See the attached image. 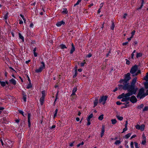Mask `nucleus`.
<instances>
[{
	"label": "nucleus",
	"instance_id": "f257e3e1",
	"mask_svg": "<svg viewBox=\"0 0 148 148\" xmlns=\"http://www.w3.org/2000/svg\"><path fill=\"white\" fill-rule=\"evenodd\" d=\"M137 79L136 77H134L130 82V84L128 83L125 84L124 85H119V88L127 90L128 92L126 94L127 96H130L133 95L135 94L138 90V88L135 85Z\"/></svg>",
	"mask_w": 148,
	"mask_h": 148
},
{
	"label": "nucleus",
	"instance_id": "f03ea898",
	"mask_svg": "<svg viewBox=\"0 0 148 148\" xmlns=\"http://www.w3.org/2000/svg\"><path fill=\"white\" fill-rule=\"evenodd\" d=\"M130 73H128L127 74L125 75V78L123 79H121L120 82L121 83L124 84H127V82L130 80L131 77H130Z\"/></svg>",
	"mask_w": 148,
	"mask_h": 148
},
{
	"label": "nucleus",
	"instance_id": "7ed1b4c3",
	"mask_svg": "<svg viewBox=\"0 0 148 148\" xmlns=\"http://www.w3.org/2000/svg\"><path fill=\"white\" fill-rule=\"evenodd\" d=\"M145 97L144 90L143 88H142L139 90L137 96V97L138 99H140Z\"/></svg>",
	"mask_w": 148,
	"mask_h": 148
},
{
	"label": "nucleus",
	"instance_id": "20e7f679",
	"mask_svg": "<svg viewBox=\"0 0 148 148\" xmlns=\"http://www.w3.org/2000/svg\"><path fill=\"white\" fill-rule=\"evenodd\" d=\"M42 65L40 66L39 69H36L35 70V72L36 73H40L42 71L45 69V65L44 63L43 62H41Z\"/></svg>",
	"mask_w": 148,
	"mask_h": 148
},
{
	"label": "nucleus",
	"instance_id": "39448f33",
	"mask_svg": "<svg viewBox=\"0 0 148 148\" xmlns=\"http://www.w3.org/2000/svg\"><path fill=\"white\" fill-rule=\"evenodd\" d=\"M138 69V66L137 65H135L134 66H133L131 68L130 71V73L133 75H134L136 73Z\"/></svg>",
	"mask_w": 148,
	"mask_h": 148
},
{
	"label": "nucleus",
	"instance_id": "423d86ee",
	"mask_svg": "<svg viewBox=\"0 0 148 148\" xmlns=\"http://www.w3.org/2000/svg\"><path fill=\"white\" fill-rule=\"evenodd\" d=\"M107 98V96H103L101 97L100 99L99 100V102L100 103L103 102V104L104 105L106 103Z\"/></svg>",
	"mask_w": 148,
	"mask_h": 148
},
{
	"label": "nucleus",
	"instance_id": "0eeeda50",
	"mask_svg": "<svg viewBox=\"0 0 148 148\" xmlns=\"http://www.w3.org/2000/svg\"><path fill=\"white\" fill-rule=\"evenodd\" d=\"M145 125L144 124H142L141 125H137L136 126V128L138 130H140L141 131H143L145 129Z\"/></svg>",
	"mask_w": 148,
	"mask_h": 148
},
{
	"label": "nucleus",
	"instance_id": "6e6552de",
	"mask_svg": "<svg viewBox=\"0 0 148 148\" xmlns=\"http://www.w3.org/2000/svg\"><path fill=\"white\" fill-rule=\"evenodd\" d=\"M130 101L133 103H136L137 101V99L136 97L134 95L132 96L130 99Z\"/></svg>",
	"mask_w": 148,
	"mask_h": 148
},
{
	"label": "nucleus",
	"instance_id": "1a4fd4ad",
	"mask_svg": "<svg viewBox=\"0 0 148 148\" xmlns=\"http://www.w3.org/2000/svg\"><path fill=\"white\" fill-rule=\"evenodd\" d=\"M130 96H127L126 95V94H125V95L123 96V97L122 98V99L121 100L122 101H129L130 100Z\"/></svg>",
	"mask_w": 148,
	"mask_h": 148
},
{
	"label": "nucleus",
	"instance_id": "9d476101",
	"mask_svg": "<svg viewBox=\"0 0 148 148\" xmlns=\"http://www.w3.org/2000/svg\"><path fill=\"white\" fill-rule=\"evenodd\" d=\"M22 95L23 96V99L25 102L26 101L27 96L26 93L24 91H23L22 93Z\"/></svg>",
	"mask_w": 148,
	"mask_h": 148
},
{
	"label": "nucleus",
	"instance_id": "9b49d317",
	"mask_svg": "<svg viewBox=\"0 0 148 148\" xmlns=\"http://www.w3.org/2000/svg\"><path fill=\"white\" fill-rule=\"evenodd\" d=\"M31 116V114L30 113H28V127H30L31 125L30 122V117Z\"/></svg>",
	"mask_w": 148,
	"mask_h": 148
},
{
	"label": "nucleus",
	"instance_id": "f8f14e48",
	"mask_svg": "<svg viewBox=\"0 0 148 148\" xmlns=\"http://www.w3.org/2000/svg\"><path fill=\"white\" fill-rule=\"evenodd\" d=\"M101 130V137H102L104 135V133L105 132V126L104 125H103L102 126Z\"/></svg>",
	"mask_w": 148,
	"mask_h": 148
},
{
	"label": "nucleus",
	"instance_id": "ddd939ff",
	"mask_svg": "<svg viewBox=\"0 0 148 148\" xmlns=\"http://www.w3.org/2000/svg\"><path fill=\"white\" fill-rule=\"evenodd\" d=\"M65 24V22L63 21H62L60 22H58L56 24V25L58 27L61 26L62 24L64 25Z\"/></svg>",
	"mask_w": 148,
	"mask_h": 148
},
{
	"label": "nucleus",
	"instance_id": "4468645a",
	"mask_svg": "<svg viewBox=\"0 0 148 148\" xmlns=\"http://www.w3.org/2000/svg\"><path fill=\"white\" fill-rule=\"evenodd\" d=\"M9 81L10 83L14 85H15L16 84V82L15 80L13 78L10 80Z\"/></svg>",
	"mask_w": 148,
	"mask_h": 148
},
{
	"label": "nucleus",
	"instance_id": "2eb2a0df",
	"mask_svg": "<svg viewBox=\"0 0 148 148\" xmlns=\"http://www.w3.org/2000/svg\"><path fill=\"white\" fill-rule=\"evenodd\" d=\"M98 103V99L97 98H96L94 102V107H95V106L97 105Z\"/></svg>",
	"mask_w": 148,
	"mask_h": 148
},
{
	"label": "nucleus",
	"instance_id": "dca6fc26",
	"mask_svg": "<svg viewBox=\"0 0 148 148\" xmlns=\"http://www.w3.org/2000/svg\"><path fill=\"white\" fill-rule=\"evenodd\" d=\"M116 118L119 120L121 121L123 119V117L121 116H120L119 115L117 114L116 115Z\"/></svg>",
	"mask_w": 148,
	"mask_h": 148
},
{
	"label": "nucleus",
	"instance_id": "f3484780",
	"mask_svg": "<svg viewBox=\"0 0 148 148\" xmlns=\"http://www.w3.org/2000/svg\"><path fill=\"white\" fill-rule=\"evenodd\" d=\"M44 99L45 98H44L43 97H41V98H40V102L41 105H43Z\"/></svg>",
	"mask_w": 148,
	"mask_h": 148
},
{
	"label": "nucleus",
	"instance_id": "a211bd4d",
	"mask_svg": "<svg viewBox=\"0 0 148 148\" xmlns=\"http://www.w3.org/2000/svg\"><path fill=\"white\" fill-rule=\"evenodd\" d=\"M18 35L19 38L21 39L23 41H24V37L21 35V34L19 33H18Z\"/></svg>",
	"mask_w": 148,
	"mask_h": 148
},
{
	"label": "nucleus",
	"instance_id": "6ab92c4d",
	"mask_svg": "<svg viewBox=\"0 0 148 148\" xmlns=\"http://www.w3.org/2000/svg\"><path fill=\"white\" fill-rule=\"evenodd\" d=\"M140 73H141L140 70H139L137 72H136L135 74H134V75H132V76L134 77L135 76H137L138 74Z\"/></svg>",
	"mask_w": 148,
	"mask_h": 148
},
{
	"label": "nucleus",
	"instance_id": "aec40b11",
	"mask_svg": "<svg viewBox=\"0 0 148 148\" xmlns=\"http://www.w3.org/2000/svg\"><path fill=\"white\" fill-rule=\"evenodd\" d=\"M112 123V124H114L116 123L117 122V121L116 119H112L111 120Z\"/></svg>",
	"mask_w": 148,
	"mask_h": 148
},
{
	"label": "nucleus",
	"instance_id": "412c9836",
	"mask_svg": "<svg viewBox=\"0 0 148 148\" xmlns=\"http://www.w3.org/2000/svg\"><path fill=\"white\" fill-rule=\"evenodd\" d=\"M59 47L62 49H64V48H67V47L66 46L63 44L60 45Z\"/></svg>",
	"mask_w": 148,
	"mask_h": 148
},
{
	"label": "nucleus",
	"instance_id": "4be33fe9",
	"mask_svg": "<svg viewBox=\"0 0 148 148\" xmlns=\"http://www.w3.org/2000/svg\"><path fill=\"white\" fill-rule=\"evenodd\" d=\"M144 79L147 81H148V72L147 73L146 76L144 78Z\"/></svg>",
	"mask_w": 148,
	"mask_h": 148
},
{
	"label": "nucleus",
	"instance_id": "5701e85b",
	"mask_svg": "<svg viewBox=\"0 0 148 148\" xmlns=\"http://www.w3.org/2000/svg\"><path fill=\"white\" fill-rule=\"evenodd\" d=\"M142 56V54L141 53H137V55L136 56V57L137 58H138V57H140Z\"/></svg>",
	"mask_w": 148,
	"mask_h": 148
},
{
	"label": "nucleus",
	"instance_id": "b1692460",
	"mask_svg": "<svg viewBox=\"0 0 148 148\" xmlns=\"http://www.w3.org/2000/svg\"><path fill=\"white\" fill-rule=\"evenodd\" d=\"M114 27H115L114 23L113 22H112L111 26V29L112 30H113L114 29Z\"/></svg>",
	"mask_w": 148,
	"mask_h": 148
},
{
	"label": "nucleus",
	"instance_id": "393cba45",
	"mask_svg": "<svg viewBox=\"0 0 148 148\" xmlns=\"http://www.w3.org/2000/svg\"><path fill=\"white\" fill-rule=\"evenodd\" d=\"M144 106V105L143 104H141L139 106H138L137 107V108L138 109H140L142 108Z\"/></svg>",
	"mask_w": 148,
	"mask_h": 148
},
{
	"label": "nucleus",
	"instance_id": "a878e982",
	"mask_svg": "<svg viewBox=\"0 0 148 148\" xmlns=\"http://www.w3.org/2000/svg\"><path fill=\"white\" fill-rule=\"evenodd\" d=\"M142 0V2L141 3V5H140V7L138 8L137 9L138 10V9H140L143 6V4L144 3V0Z\"/></svg>",
	"mask_w": 148,
	"mask_h": 148
},
{
	"label": "nucleus",
	"instance_id": "bb28decb",
	"mask_svg": "<svg viewBox=\"0 0 148 148\" xmlns=\"http://www.w3.org/2000/svg\"><path fill=\"white\" fill-rule=\"evenodd\" d=\"M32 87V85L31 83H29V84H28L26 88L27 89H29L31 88Z\"/></svg>",
	"mask_w": 148,
	"mask_h": 148
},
{
	"label": "nucleus",
	"instance_id": "cd10ccee",
	"mask_svg": "<svg viewBox=\"0 0 148 148\" xmlns=\"http://www.w3.org/2000/svg\"><path fill=\"white\" fill-rule=\"evenodd\" d=\"M8 12L7 13H6V14H5V15L4 16V18L5 20L7 19L8 18Z\"/></svg>",
	"mask_w": 148,
	"mask_h": 148
},
{
	"label": "nucleus",
	"instance_id": "c85d7f7f",
	"mask_svg": "<svg viewBox=\"0 0 148 148\" xmlns=\"http://www.w3.org/2000/svg\"><path fill=\"white\" fill-rule=\"evenodd\" d=\"M103 114L101 115L98 117V119L100 120H102L103 119Z\"/></svg>",
	"mask_w": 148,
	"mask_h": 148
},
{
	"label": "nucleus",
	"instance_id": "c756f323",
	"mask_svg": "<svg viewBox=\"0 0 148 148\" xmlns=\"http://www.w3.org/2000/svg\"><path fill=\"white\" fill-rule=\"evenodd\" d=\"M93 116V114H91L88 116L87 119L90 120V119Z\"/></svg>",
	"mask_w": 148,
	"mask_h": 148
},
{
	"label": "nucleus",
	"instance_id": "7c9ffc66",
	"mask_svg": "<svg viewBox=\"0 0 148 148\" xmlns=\"http://www.w3.org/2000/svg\"><path fill=\"white\" fill-rule=\"evenodd\" d=\"M42 96L41 97H43L44 98L45 97V91H42Z\"/></svg>",
	"mask_w": 148,
	"mask_h": 148
},
{
	"label": "nucleus",
	"instance_id": "2f4dec72",
	"mask_svg": "<svg viewBox=\"0 0 148 148\" xmlns=\"http://www.w3.org/2000/svg\"><path fill=\"white\" fill-rule=\"evenodd\" d=\"M144 85L146 88H148V82L144 83Z\"/></svg>",
	"mask_w": 148,
	"mask_h": 148
},
{
	"label": "nucleus",
	"instance_id": "473e14b6",
	"mask_svg": "<svg viewBox=\"0 0 148 148\" xmlns=\"http://www.w3.org/2000/svg\"><path fill=\"white\" fill-rule=\"evenodd\" d=\"M68 12V11L66 9H64L63 11L62 12L64 14H67Z\"/></svg>",
	"mask_w": 148,
	"mask_h": 148
},
{
	"label": "nucleus",
	"instance_id": "72a5a7b5",
	"mask_svg": "<svg viewBox=\"0 0 148 148\" xmlns=\"http://www.w3.org/2000/svg\"><path fill=\"white\" fill-rule=\"evenodd\" d=\"M125 95V94L124 93H123L121 95H119L118 96V98L120 99L122 98L123 97V96Z\"/></svg>",
	"mask_w": 148,
	"mask_h": 148
},
{
	"label": "nucleus",
	"instance_id": "f704fd0d",
	"mask_svg": "<svg viewBox=\"0 0 148 148\" xmlns=\"http://www.w3.org/2000/svg\"><path fill=\"white\" fill-rule=\"evenodd\" d=\"M0 84L3 87H4L6 84L4 82H1Z\"/></svg>",
	"mask_w": 148,
	"mask_h": 148
},
{
	"label": "nucleus",
	"instance_id": "c9c22d12",
	"mask_svg": "<svg viewBox=\"0 0 148 148\" xmlns=\"http://www.w3.org/2000/svg\"><path fill=\"white\" fill-rule=\"evenodd\" d=\"M75 51V47H72L70 51V53L72 54Z\"/></svg>",
	"mask_w": 148,
	"mask_h": 148
},
{
	"label": "nucleus",
	"instance_id": "e433bc0d",
	"mask_svg": "<svg viewBox=\"0 0 148 148\" xmlns=\"http://www.w3.org/2000/svg\"><path fill=\"white\" fill-rule=\"evenodd\" d=\"M142 140H146V138L145 136V135L144 134H143L142 135Z\"/></svg>",
	"mask_w": 148,
	"mask_h": 148
},
{
	"label": "nucleus",
	"instance_id": "4c0bfd02",
	"mask_svg": "<svg viewBox=\"0 0 148 148\" xmlns=\"http://www.w3.org/2000/svg\"><path fill=\"white\" fill-rule=\"evenodd\" d=\"M148 110V106H145L143 110V111H147Z\"/></svg>",
	"mask_w": 148,
	"mask_h": 148
},
{
	"label": "nucleus",
	"instance_id": "58836bf2",
	"mask_svg": "<svg viewBox=\"0 0 148 148\" xmlns=\"http://www.w3.org/2000/svg\"><path fill=\"white\" fill-rule=\"evenodd\" d=\"M129 103V102H127L126 103H123V104L125 105V106L124 107V108H127V106H129L127 105Z\"/></svg>",
	"mask_w": 148,
	"mask_h": 148
},
{
	"label": "nucleus",
	"instance_id": "ea45409f",
	"mask_svg": "<svg viewBox=\"0 0 148 148\" xmlns=\"http://www.w3.org/2000/svg\"><path fill=\"white\" fill-rule=\"evenodd\" d=\"M58 111V109H56L55 111V113L54 115V117L55 118L57 114Z\"/></svg>",
	"mask_w": 148,
	"mask_h": 148
},
{
	"label": "nucleus",
	"instance_id": "a19ab883",
	"mask_svg": "<svg viewBox=\"0 0 148 148\" xmlns=\"http://www.w3.org/2000/svg\"><path fill=\"white\" fill-rule=\"evenodd\" d=\"M131 134L130 133H128V134H127L125 135V137L127 138H128L131 136Z\"/></svg>",
	"mask_w": 148,
	"mask_h": 148
},
{
	"label": "nucleus",
	"instance_id": "79ce46f5",
	"mask_svg": "<svg viewBox=\"0 0 148 148\" xmlns=\"http://www.w3.org/2000/svg\"><path fill=\"white\" fill-rule=\"evenodd\" d=\"M121 143V141L119 140H116L115 142V144L116 145L119 144Z\"/></svg>",
	"mask_w": 148,
	"mask_h": 148
},
{
	"label": "nucleus",
	"instance_id": "37998d69",
	"mask_svg": "<svg viewBox=\"0 0 148 148\" xmlns=\"http://www.w3.org/2000/svg\"><path fill=\"white\" fill-rule=\"evenodd\" d=\"M135 145V147L136 148H139V147H138V143L136 142H135L134 143Z\"/></svg>",
	"mask_w": 148,
	"mask_h": 148
},
{
	"label": "nucleus",
	"instance_id": "c03bdc74",
	"mask_svg": "<svg viewBox=\"0 0 148 148\" xmlns=\"http://www.w3.org/2000/svg\"><path fill=\"white\" fill-rule=\"evenodd\" d=\"M85 64H86V62H85V60H84V62L81 63H80V65L81 66H84Z\"/></svg>",
	"mask_w": 148,
	"mask_h": 148
},
{
	"label": "nucleus",
	"instance_id": "a18cd8bd",
	"mask_svg": "<svg viewBox=\"0 0 148 148\" xmlns=\"http://www.w3.org/2000/svg\"><path fill=\"white\" fill-rule=\"evenodd\" d=\"M101 5V6L100 7V8H99V9H98V11H97V13H100V12H101V8L102 6H103V4H102V3H101V5Z\"/></svg>",
	"mask_w": 148,
	"mask_h": 148
},
{
	"label": "nucleus",
	"instance_id": "49530a36",
	"mask_svg": "<svg viewBox=\"0 0 148 148\" xmlns=\"http://www.w3.org/2000/svg\"><path fill=\"white\" fill-rule=\"evenodd\" d=\"M130 146L131 148H134V143L133 142H131L130 143Z\"/></svg>",
	"mask_w": 148,
	"mask_h": 148
},
{
	"label": "nucleus",
	"instance_id": "de8ad7c7",
	"mask_svg": "<svg viewBox=\"0 0 148 148\" xmlns=\"http://www.w3.org/2000/svg\"><path fill=\"white\" fill-rule=\"evenodd\" d=\"M77 75V69H76L75 70V74L73 76V78H75Z\"/></svg>",
	"mask_w": 148,
	"mask_h": 148
},
{
	"label": "nucleus",
	"instance_id": "09e8293b",
	"mask_svg": "<svg viewBox=\"0 0 148 148\" xmlns=\"http://www.w3.org/2000/svg\"><path fill=\"white\" fill-rule=\"evenodd\" d=\"M77 90V87H74L73 88V90L72 92H75Z\"/></svg>",
	"mask_w": 148,
	"mask_h": 148
},
{
	"label": "nucleus",
	"instance_id": "8fccbe9b",
	"mask_svg": "<svg viewBox=\"0 0 148 148\" xmlns=\"http://www.w3.org/2000/svg\"><path fill=\"white\" fill-rule=\"evenodd\" d=\"M127 127H126V126H125V128L123 129V132L122 133H123V132H125V131H127Z\"/></svg>",
	"mask_w": 148,
	"mask_h": 148
},
{
	"label": "nucleus",
	"instance_id": "3c124183",
	"mask_svg": "<svg viewBox=\"0 0 148 148\" xmlns=\"http://www.w3.org/2000/svg\"><path fill=\"white\" fill-rule=\"evenodd\" d=\"M125 60L126 61V64H128V65L130 64V62L129 60H127V59H126Z\"/></svg>",
	"mask_w": 148,
	"mask_h": 148
},
{
	"label": "nucleus",
	"instance_id": "603ef678",
	"mask_svg": "<svg viewBox=\"0 0 148 148\" xmlns=\"http://www.w3.org/2000/svg\"><path fill=\"white\" fill-rule=\"evenodd\" d=\"M135 30H133L132 32H131V34H132V36L133 37L134 35L135 34Z\"/></svg>",
	"mask_w": 148,
	"mask_h": 148
},
{
	"label": "nucleus",
	"instance_id": "864d4df0",
	"mask_svg": "<svg viewBox=\"0 0 148 148\" xmlns=\"http://www.w3.org/2000/svg\"><path fill=\"white\" fill-rule=\"evenodd\" d=\"M71 97V101H73L74 99L75 98V97L74 96Z\"/></svg>",
	"mask_w": 148,
	"mask_h": 148
},
{
	"label": "nucleus",
	"instance_id": "5fc2aeb1",
	"mask_svg": "<svg viewBox=\"0 0 148 148\" xmlns=\"http://www.w3.org/2000/svg\"><path fill=\"white\" fill-rule=\"evenodd\" d=\"M20 16L23 18V20L24 21V22H25V18L24 16L22 14H20Z\"/></svg>",
	"mask_w": 148,
	"mask_h": 148
},
{
	"label": "nucleus",
	"instance_id": "6e6d98bb",
	"mask_svg": "<svg viewBox=\"0 0 148 148\" xmlns=\"http://www.w3.org/2000/svg\"><path fill=\"white\" fill-rule=\"evenodd\" d=\"M127 15V14H125L123 16V18H126Z\"/></svg>",
	"mask_w": 148,
	"mask_h": 148
},
{
	"label": "nucleus",
	"instance_id": "4d7b16f0",
	"mask_svg": "<svg viewBox=\"0 0 148 148\" xmlns=\"http://www.w3.org/2000/svg\"><path fill=\"white\" fill-rule=\"evenodd\" d=\"M87 121H88V123H87V125H90V120H88L87 119Z\"/></svg>",
	"mask_w": 148,
	"mask_h": 148
},
{
	"label": "nucleus",
	"instance_id": "13d9d810",
	"mask_svg": "<svg viewBox=\"0 0 148 148\" xmlns=\"http://www.w3.org/2000/svg\"><path fill=\"white\" fill-rule=\"evenodd\" d=\"M146 143V140H142V144L144 145Z\"/></svg>",
	"mask_w": 148,
	"mask_h": 148
},
{
	"label": "nucleus",
	"instance_id": "bf43d9fd",
	"mask_svg": "<svg viewBox=\"0 0 148 148\" xmlns=\"http://www.w3.org/2000/svg\"><path fill=\"white\" fill-rule=\"evenodd\" d=\"M116 103L117 105H120L122 104V103L121 102H120L119 101H117Z\"/></svg>",
	"mask_w": 148,
	"mask_h": 148
},
{
	"label": "nucleus",
	"instance_id": "052dcab7",
	"mask_svg": "<svg viewBox=\"0 0 148 148\" xmlns=\"http://www.w3.org/2000/svg\"><path fill=\"white\" fill-rule=\"evenodd\" d=\"M92 56V54H91L90 53H89L87 55V57L88 58H90Z\"/></svg>",
	"mask_w": 148,
	"mask_h": 148
},
{
	"label": "nucleus",
	"instance_id": "680f3d73",
	"mask_svg": "<svg viewBox=\"0 0 148 148\" xmlns=\"http://www.w3.org/2000/svg\"><path fill=\"white\" fill-rule=\"evenodd\" d=\"M145 96L148 95V89L146 90L145 93Z\"/></svg>",
	"mask_w": 148,
	"mask_h": 148
},
{
	"label": "nucleus",
	"instance_id": "e2e57ef3",
	"mask_svg": "<svg viewBox=\"0 0 148 148\" xmlns=\"http://www.w3.org/2000/svg\"><path fill=\"white\" fill-rule=\"evenodd\" d=\"M19 112L23 116H24V115H23L24 112L23 111L20 110V111H19Z\"/></svg>",
	"mask_w": 148,
	"mask_h": 148
},
{
	"label": "nucleus",
	"instance_id": "0e129e2a",
	"mask_svg": "<svg viewBox=\"0 0 148 148\" xmlns=\"http://www.w3.org/2000/svg\"><path fill=\"white\" fill-rule=\"evenodd\" d=\"M128 43V42H123L122 43V45L123 46L126 45H127Z\"/></svg>",
	"mask_w": 148,
	"mask_h": 148
},
{
	"label": "nucleus",
	"instance_id": "69168bd1",
	"mask_svg": "<svg viewBox=\"0 0 148 148\" xmlns=\"http://www.w3.org/2000/svg\"><path fill=\"white\" fill-rule=\"evenodd\" d=\"M75 95H75V92H72V93L71 94V96H75Z\"/></svg>",
	"mask_w": 148,
	"mask_h": 148
},
{
	"label": "nucleus",
	"instance_id": "338daca9",
	"mask_svg": "<svg viewBox=\"0 0 148 148\" xmlns=\"http://www.w3.org/2000/svg\"><path fill=\"white\" fill-rule=\"evenodd\" d=\"M132 37H133L131 36L130 38H127V40H128V41H130L131 40Z\"/></svg>",
	"mask_w": 148,
	"mask_h": 148
},
{
	"label": "nucleus",
	"instance_id": "774afa93",
	"mask_svg": "<svg viewBox=\"0 0 148 148\" xmlns=\"http://www.w3.org/2000/svg\"><path fill=\"white\" fill-rule=\"evenodd\" d=\"M34 54L35 57H36L38 56V54L36 52H34Z\"/></svg>",
	"mask_w": 148,
	"mask_h": 148
}]
</instances>
